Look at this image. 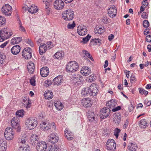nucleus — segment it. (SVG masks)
Returning a JSON list of instances; mask_svg holds the SVG:
<instances>
[{
    "instance_id": "9b49d317",
    "label": "nucleus",
    "mask_w": 151,
    "mask_h": 151,
    "mask_svg": "<svg viewBox=\"0 0 151 151\" xmlns=\"http://www.w3.org/2000/svg\"><path fill=\"white\" fill-rule=\"evenodd\" d=\"M1 11L5 15L9 16L12 14V8L9 4H6L3 6Z\"/></svg>"
},
{
    "instance_id": "37998d69",
    "label": "nucleus",
    "mask_w": 151,
    "mask_h": 151,
    "mask_svg": "<svg viewBox=\"0 0 151 151\" xmlns=\"http://www.w3.org/2000/svg\"><path fill=\"white\" fill-rule=\"evenodd\" d=\"M59 149L57 145H55L53 146H50L49 151H59Z\"/></svg>"
},
{
    "instance_id": "2f4dec72",
    "label": "nucleus",
    "mask_w": 151,
    "mask_h": 151,
    "mask_svg": "<svg viewBox=\"0 0 151 151\" xmlns=\"http://www.w3.org/2000/svg\"><path fill=\"white\" fill-rule=\"evenodd\" d=\"M38 10L37 6L34 5H32L28 8V11L32 14L36 13L38 11Z\"/></svg>"
},
{
    "instance_id": "680f3d73",
    "label": "nucleus",
    "mask_w": 151,
    "mask_h": 151,
    "mask_svg": "<svg viewBox=\"0 0 151 151\" xmlns=\"http://www.w3.org/2000/svg\"><path fill=\"white\" fill-rule=\"evenodd\" d=\"M121 109V107L120 106H117L116 107H114L113 108L112 110V111L113 112H115L118 111Z\"/></svg>"
},
{
    "instance_id": "20e7f679",
    "label": "nucleus",
    "mask_w": 151,
    "mask_h": 151,
    "mask_svg": "<svg viewBox=\"0 0 151 151\" xmlns=\"http://www.w3.org/2000/svg\"><path fill=\"white\" fill-rule=\"evenodd\" d=\"M25 124L29 129H32L36 127L37 122L33 118H28L26 121Z\"/></svg>"
},
{
    "instance_id": "09e8293b",
    "label": "nucleus",
    "mask_w": 151,
    "mask_h": 151,
    "mask_svg": "<svg viewBox=\"0 0 151 151\" xmlns=\"http://www.w3.org/2000/svg\"><path fill=\"white\" fill-rule=\"evenodd\" d=\"M76 26L75 22L73 21L72 24L69 23L67 25V28L68 29H73Z\"/></svg>"
},
{
    "instance_id": "4d7b16f0",
    "label": "nucleus",
    "mask_w": 151,
    "mask_h": 151,
    "mask_svg": "<svg viewBox=\"0 0 151 151\" xmlns=\"http://www.w3.org/2000/svg\"><path fill=\"white\" fill-rule=\"evenodd\" d=\"M120 130L119 129L116 128L114 131V134L116 137V138H118L119 136V134L120 132Z\"/></svg>"
},
{
    "instance_id": "a211bd4d",
    "label": "nucleus",
    "mask_w": 151,
    "mask_h": 151,
    "mask_svg": "<svg viewBox=\"0 0 151 151\" xmlns=\"http://www.w3.org/2000/svg\"><path fill=\"white\" fill-rule=\"evenodd\" d=\"M53 84L57 86L60 85L63 81V77L61 76H58L53 80Z\"/></svg>"
},
{
    "instance_id": "052dcab7",
    "label": "nucleus",
    "mask_w": 151,
    "mask_h": 151,
    "mask_svg": "<svg viewBox=\"0 0 151 151\" xmlns=\"http://www.w3.org/2000/svg\"><path fill=\"white\" fill-rule=\"evenodd\" d=\"M35 80L33 78H31L30 80V84L32 86H35Z\"/></svg>"
},
{
    "instance_id": "13d9d810",
    "label": "nucleus",
    "mask_w": 151,
    "mask_h": 151,
    "mask_svg": "<svg viewBox=\"0 0 151 151\" xmlns=\"http://www.w3.org/2000/svg\"><path fill=\"white\" fill-rule=\"evenodd\" d=\"M130 80L131 83H133V82H135L136 81L134 75L133 74L131 75L130 78Z\"/></svg>"
},
{
    "instance_id": "1a4fd4ad",
    "label": "nucleus",
    "mask_w": 151,
    "mask_h": 151,
    "mask_svg": "<svg viewBox=\"0 0 151 151\" xmlns=\"http://www.w3.org/2000/svg\"><path fill=\"white\" fill-rule=\"evenodd\" d=\"M89 95L94 96L96 95L99 92L98 86L94 83H92L89 87Z\"/></svg>"
},
{
    "instance_id": "6e6552de",
    "label": "nucleus",
    "mask_w": 151,
    "mask_h": 151,
    "mask_svg": "<svg viewBox=\"0 0 151 151\" xmlns=\"http://www.w3.org/2000/svg\"><path fill=\"white\" fill-rule=\"evenodd\" d=\"M22 55L26 59H29L32 57V50L30 47L24 48L22 52Z\"/></svg>"
},
{
    "instance_id": "cd10ccee",
    "label": "nucleus",
    "mask_w": 151,
    "mask_h": 151,
    "mask_svg": "<svg viewBox=\"0 0 151 151\" xmlns=\"http://www.w3.org/2000/svg\"><path fill=\"white\" fill-rule=\"evenodd\" d=\"M113 121L116 124H119L121 121V116L119 113H115L114 115Z\"/></svg>"
},
{
    "instance_id": "c03bdc74",
    "label": "nucleus",
    "mask_w": 151,
    "mask_h": 151,
    "mask_svg": "<svg viewBox=\"0 0 151 151\" xmlns=\"http://www.w3.org/2000/svg\"><path fill=\"white\" fill-rule=\"evenodd\" d=\"M18 23L19 24V30L22 32H25L26 30L24 27L22 26V24L21 21L19 19L18 20Z\"/></svg>"
},
{
    "instance_id": "e2e57ef3",
    "label": "nucleus",
    "mask_w": 151,
    "mask_h": 151,
    "mask_svg": "<svg viewBox=\"0 0 151 151\" xmlns=\"http://www.w3.org/2000/svg\"><path fill=\"white\" fill-rule=\"evenodd\" d=\"M129 124V120L128 119L126 120L123 126V127L124 129H126L127 127Z\"/></svg>"
},
{
    "instance_id": "4c0bfd02",
    "label": "nucleus",
    "mask_w": 151,
    "mask_h": 151,
    "mask_svg": "<svg viewBox=\"0 0 151 151\" xmlns=\"http://www.w3.org/2000/svg\"><path fill=\"white\" fill-rule=\"evenodd\" d=\"M89 115L88 116V120L91 122L93 121L95 119V115L93 112H91L89 113Z\"/></svg>"
},
{
    "instance_id": "338daca9",
    "label": "nucleus",
    "mask_w": 151,
    "mask_h": 151,
    "mask_svg": "<svg viewBox=\"0 0 151 151\" xmlns=\"http://www.w3.org/2000/svg\"><path fill=\"white\" fill-rule=\"evenodd\" d=\"M146 41L147 42H151V36L150 35H148L146 37Z\"/></svg>"
},
{
    "instance_id": "5701e85b",
    "label": "nucleus",
    "mask_w": 151,
    "mask_h": 151,
    "mask_svg": "<svg viewBox=\"0 0 151 151\" xmlns=\"http://www.w3.org/2000/svg\"><path fill=\"white\" fill-rule=\"evenodd\" d=\"M1 32L3 33L4 40L9 38L13 34L12 32L10 30L7 31L6 30H1Z\"/></svg>"
},
{
    "instance_id": "aec40b11",
    "label": "nucleus",
    "mask_w": 151,
    "mask_h": 151,
    "mask_svg": "<svg viewBox=\"0 0 151 151\" xmlns=\"http://www.w3.org/2000/svg\"><path fill=\"white\" fill-rule=\"evenodd\" d=\"M81 73L83 75L88 76L90 74L91 70L88 67H83L81 70Z\"/></svg>"
},
{
    "instance_id": "0eeeda50",
    "label": "nucleus",
    "mask_w": 151,
    "mask_h": 151,
    "mask_svg": "<svg viewBox=\"0 0 151 151\" xmlns=\"http://www.w3.org/2000/svg\"><path fill=\"white\" fill-rule=\"evenodd\" d=\"M116 144L115 141L113 139H109L106 144L107 149L109 151H114L116 148Z\"/></svg>"
},
{
    "instance_id": "774afa93",
    "label": "nucleus",
    "mask_w": 151,
    "mask_h": 151,
    "mask_svg": "<svg viewBox=\"0 0 151 151\" xmlns=\"http://www.w3.org/2000/svg\"><path fill=\"white\" fill-rule=\"evenodd\" d=\"M29 101V100L28 98L24 97V99H23L22 101L23 103L26 104V103H27V102Z\"/></svg>"
},
{
    "instance_id": "a18cd8bd",
    "label": "nucleus",
    "mask_w": 151,
    "mask_h": 151,
    "mask_svg": "<svg viewBox=\"0 0 151 151\" xmlns=\"http://www.w3.org/2000/svg\"><path fill=\"white\" fill-rule=\"evenodd\" d=\"M6 22V19L4 17L0 16V27L4 24Z\"/></svg>"
},
{
    "instance_id": "4468645a",
    "label": "nucleus",
    "mask_w": 151,
    "mask_h": 151,
    "mask_svg": "<svg viewBox=\"0 0 151 151\" xmlns=\"http://www.w3.org/2000/svg\"><path fill=\"white\" fill-rule=\"evenodd\" d=\"M77 32L79 35L84 36L87 33V27L84 25L78 26L77 28Z\"/></svg>"
},
{
    "instance_id": "a878e982",
    "label": "nucleus",
    "mask_w": 151,
    "mask_h": 151,
    "mask_svg": "<svg viewBox=\"0 0 151 151\" xmlns=\"http://www.w3.org/2000/svg\"><path fill=\"white\" fill-rule=\"evenodd\" d=\"M82 103L83 106L86 108L90 107L91 105V101L89 98L84 99L82 100Z\"/></svg>"
},
{
    "instance_id": "864d4df0",
    "label": "nucleus",
    "mask_w": 151,
    "mask_h": 151,
    "mask_svg": "<svg viewBox=\"0 0 151 151\" xmlns=\"http://www.w3.org/2000/svg\"><path fill=\"white\" fill-rule=\"evenodd\" d=\"M96 76L94 75H90L89 78V79L88 80V81L90 82H92L93 81H95L96 79Z\"/></svg>"
},
{
    "instance_id": "412c9836",
    "label": "nucleus",
    "mask_w": 151,
    "mask_h": 151,
    "mask_svg": "<svg viewBox=\"0 0 151 151\" xmlns=\"http://www.w3.org/2000/svg\"><path fill=\"white\" fill-rule=\"evenodd\" d=\"M27 68L29 73L32 74L34 71L35 68L34 63L31 61L29 62L28 64Z\"/></svg>"
},
{
    "instance_id": "b1692460",
    "label": "nucleus",
    "mask_w": 151,
    "mask_h": 151,
    "mask_svg": "<svg viewBox=\"0 0 151 151\" xmlns=\"http://www.w3.org/2000/svg\"><path fill=\"white\" fill-rule=\"evenodd\" d=\"M47 50L45 43H41L39 48V52L40 55L45 53Z\"/></svg>"
},
{
    "instance_id": "f704fd0d",
    "label": "nucleus",
    "mask_w": 151,
    "mask_h": 151,
    "mask_svg": "<svg viewBox=\"0 0 151 151\" xmlns=\"http://www.w3.org/2000/svg\"><path fill=\"white\" fill-rule=\"evenodd\" d=\"M22 41V38L20 37H15L13 38L11 40V43L12 45L18 44Z\"/></svg>"
},
{
    "instance_id": "7ed1b4c3",
    "label": "nucleus",
    "mask_w": 151,
    "mask_h": 151,
    "mask_svg": "<svg viewBox=\"0 0 151 151\" xmlns=\"http://www.w3.org/2000/svg\"><path fill=\"white\" fill-rule=\"evenodd\" d=\"M63 19L65 21L72 20L74 17V12L71 9H68L63 11L62 14Z\"/></svg>"
},
{
    "instance_id": "0e129e2a",
    "label": "nucleus",
    "mask_w": 151,
    "mask_h": 151,
    "mask_svg": "<svg viewBox=\"0 0 151 151\" xmlns=\"http://www.w3.org/2000/svg\"><path fill=\"white\" fill-rule=\"evenodd\" d=\"M102 22L104 24H107L108 22L107 18L106 17H102Z\"/></svg>"
},
{
    "instance_id": "4be33fe9",
    "label": "nucleus",
    "mask_w": 151,
    "mask_h": 151,
    "mask_svg": "<svg viewBox=\"0 0 151 151\" xmlns=\"http://www.w3.org/2000/svg\"><path fill=\"white\" fill-rule=\"evenodd\" d=\"M20 47L19 45L14 46L11 49V51L13 55H17L20 51Z\"/></svg>"
},
{
    "instance_id": "f8f14e48",
    "label": "nucleus",
    "mask_w": 151,
    "mask_h": 151,
    "mask_svg": "<svg viewBox=\"0 0 151 151\" xmlns=\"http://www.w3.org/2000/svg\"><path fill=\"white\" fill-rule=\"evenodd\" d=\"M48 139L49 142L50 143L55 144L58 142L59 138L57 133H53L50 134Z\"/></svg>"
},
{
    "instance_id": "c85d7f7f",
    "label": "nucleus",
    "mask_w": 151,
    "mask_h": 151,
    "mask_svg": "<svg viewBox=\"0 0 151 151\" xmlns=\"http://www.w3.org/2000/svg\"><path fill=\"white\" fill-rule=\"evenodd\" d=\"M116 9H109L108 14L110 17L113 18L116 16Z\"/></svg>"
},
{
    "instance_id": "ddd939ff",
    "label": "nucleus",
    "mask_w": 151,
    "mask_h": 151,
    "mask_svg": "<svg viewBox=\"0 0 151 151\" xmlns=\"http://www.w3.org/2000/svg\"><path fill=\"white\" fill-rule=\"evenodd\" d=\"M47 148V145L45 142L41 141L37 143L36 149L37 151H46Z\"/></svg>"
},
{
    "instance_id": "9d476101",
    "label": "nucleus",
    "mask_w": 151,
    "mask_h": 151,
    "mask_svg": "<svg viewBox=\"0 0 151 151\" xmlns=\"http://www.w3.org/2000/svg\"><path fill=\"white\" fill-rule=\"evenodd\" d=\"M18 118L14 117L13 118L11 121V125L13 129H17V132H19L20 131V124L17 120Z\"/></svg>"
},
{
    "instance_id": "6ab92c4d",
    "label": "nucleus",
    "mask_w": 151,
    "mask_h": 151,
    "mask_svg": "<svg viewBox=\"0 0 151 151\" xmlns=\"http://www.w3.org/2000/svg\"><path fill=\"white\" fill-rule=\"evenodd\" d=\"M49 73L48 68L47 67H43L40 70V73L41 76L45 77L47 76Z\"/></svg>"
},
{
    "instance_id": "39448f33",
    "label": "nucleus",
    "mask_w": 151,
    "mask_h": 151,
    "mask_svg": "<svg viewBox=\"0 0 151 151\" xmlns=\"http://www.w3.org/2000/svg\"><path fill=\"white\" fill-rule=\"evenodd\" d=\"M14 129L10 127H7L4 132V137L7 140H11L14 138Z\"/></svg>"
},
{
    "instance_id": "8fccbe9b",
    "label": "nucleus",
    "mask_w": 151,
    "mask_h": 151,
    "mask_svg": "<svg viewBox=\"0 0 151 151\" xmlns=\"http://www.w3.org/2000/svg\"><path fill=\"white\" fill-rule=\"evenodd\" d=\"M24 41L27 43L29 44L31 47H33V42L31 39L29 38H26L24 40Z\"/></svg>"
},
{
    "instance_id": "bf43d9fd",
    "label": "nucleus",
    "mask_w": 151,
    "mask_h": 151,
    "mask_svg": "<svg viewBox=\"0 0 151 151\" xmlns=\"http://www.w3.org/2000/svg\"><path fill=\"white\" fill-rule=\"evenodd\" d=\"M23 104L24 105V106H26V108L27 109H28L30 108L31 106V101L29 100L26 104L23 103Z\"/></svg>"
},
{
    "instance_id": "423d86ee",
    "label": "nucleus",
    "mask_w": 151,
    "mask_h": 151,
    "mask_svg": "<svg viewBox=\"0 0 151 151\" xmlns=\"http://www.w3.org/2000/svg\"><path fill=\"white\" fill-rule=\"evenodd\" d=\"M71 79L72 83L76 85L80 86L82 84L83 78L82 76L77 74L73 76Z\"/></svg>"
},
{
    "instance_id": "393cba45",
    "label": "nucleus",
    "mask_w": 151,
    "mask_h": 151,
    "mask_svg": "<svg viewBox=\"0 0 151 151\" xmlns=\"http://www.w3.org/2000/svg\"><path fill=\"white\" fill-rule=\"evenodd\" d=\"M38 136L35 134H32L30 138V142L31 144L34 146L37 144L38 139Z\"/></svg>"
},
{
    "instance_id": "bb28decb",
    "label": "nucleus",
    "mask_w": 151,
    "mask_h": 151,
    "mask_svg": "<svg viewBox=\"0 0 151 151\" xmlns=\"http://www.w3.org/2000/svg\"><path fill=\"white\" fill-rule=\"evenodd\" d=\"M64 52L62 51H60L56 52L54 55L55 58L57 59H61L64 56Z\"/></svg>"
},
{
    "instance_id": "c9c22d12",
    "label": "nucleus",
    "mask_w": 151,
    "mask_h": 151,
    "mask_svg": "<svg viewBox=\"0 0 151 151\" xmlns=\"http://www.w3.org/2000/svg\"><path fill=\"white\" fill-rule=\"evenodd\" d=\"M128 147L129 151H136L137 145L136 144L132 143L128 146Z\"/></svg>"
},
{
    "instance_id": "f257e3e1",
    "label": "nucleus",
    "mask_w": 151,
    "mask_h": 151,
    "mask_svg": "<svg viewBox=\"0 0 151 151\" xmlns=\"http://www.w3.org/2000/svg\"><path fill=\"white\" fill-rule=\"evenodd\" d=\"M40 129L44 131L53 132L56 130V127L54 122L50 123L48 121L42 122L40 125Z\"/></svg>"
},
{
    "instance_id": "c756f323",
    "label": "nucleus",
    "mask_w": 151,
    "mask_h": 151,
    "mask_svg": "<svg viewBox=\"0 0 151 151\" xmlns=\"http://www.w3.org/2000/svg\"><path fill=\"white\" fill-rule=\"evenodd\" d=\"M54 105L56 109L60 111L64 107V105L60 101H55Z\"/></svg>"
},
{
    "instance_id": "e433bc0d",
    "label": "nucleus",
    "mask_w": 151,
    "mask_h": 151,
    "mask_svg": "<svg viewBox=\"0 0 151 151\" xmlns=\"http://www.w3.org/2000/svg\"><path fill=\"white\" fill-rule=\"evenodd\" d=\"M89 89L88 87H86L83 88L81 92V94L85 96H88V94H89Z\"/></svg>"
},
{
    "instance_id": "de8ad7c7",
    "label": "nucleus",
    "mask_w": 151,
    "mask_h": 151,
    "mask_svg": "<svg viewBox=\"0 0 151 151\" xmlns=\"http://www.w3.org/2000/svg\"><path fill=\"white\" fill-rule=\"evenodd\" d=\"M29 147L26 145L25 146H24L23 147H20L19 149V151H29Z\"/></svg>"
},
{
    "instance_id": "7c9ffc66",
    "label": "nucleus",
    "mask_w": 151,
    "mask_h": 151,
    "mask_svg": "<svg viewBox=\"0 0 151 151\" xmlns=\"http://www.w3.org/2000/svg\"><path fill=\"white\" fill-rule=\"evenodd\" d=\"M117 103L115 100L112 99L108 102L106 104V105L109 108H113L114 107Z\"/></svg>"
},
{
    "instance_id": "f03ea898",
    "label": "nucleus",
    "mask_w": 151,
    "mask_h": 151,
    "mask_svg": "<svg viewBox=\"0 0 151 151\" xmlns=\"http://www.w3.org/2000/svg\"><path fill=\"white\" fill-rule=\"evenodd\" d=\"M78 68V63L74 61H72L68 63L66 67V70L69 73H73L77 71Z\"/></svg>"
},
{
    "instance_id": "49530a36",
    "label": "nucleus",
    "mask_w": 151,
    "mask_h": 151,
    "mask_svg": "<svg viewBox=\"0 0 151 151\" xmlns=\"http://www.w3.org/2000/svg\"><path fill=\"white\" fill-rule=\"evenodd\" d=\"M45 45L47 50H50L53 47L52 42L50 41L47 42Z\"/></svg>"
},
{
    "instance_id": "603ef678",
    "label": "nucleus",
    "mask_w": 151,
    "mask_h": 151,
    "mask_svg": "<svg viewBox=\"0 0 151 151\" xmlns=\"http://www.w3.org/2000/svg\"><path fill=\"white\" fill-rule=\"evenodd\" d=\"M91 36L88 35L86 37L83 38V42L84 43H86L88 42L91 37Z\"/></svg>"
},
{
    "instance_id": "5fc2aeb1",
    "label": "nucleus",
    "mask_w": 151,
    "mask_h": 151,
    "mask_svg": "<svg viewBox=\"0 0 151 151\" xmlns=\"http://www.w3.org/2000/svg\"><path fill=\"white\" fill-rule=\"evenodd\" d=\"M101 40L99 39V38L97 39H91L90 41V43L92 42H94L96 44L97 43H101Z\"/></svg>"
},
{
    "instance_id": "dca6fc26",
    "label": "nucleus",
    "mask_w": 151,
    "mask_h": 151,
    "mask_svg": "<svg viewBox=\"0 0 151 151\" xmlns=\"http://www.w3.org/2000/svg\"><path fill=\"white\" fill-rule=\"evenodd\" d=\"M110 109L107 107H104L101 110V114L102 115L101 117L103 119H105L110 114Z\"/></svg>"
},
{
    "instance_id": "2eb2a0df",
    "label": "nucleus",
    "mask_w": 151,
    "mask_h": 151,
    "mask_svg": "<svg viewBox=\"0 0 151 151\" xmlns=\"http://www.w3.org/2000/svg\"><path fill=\"white\" fill-rule=\"evenodd\" d=\"M54 8L56 9L60 10L64 6V3L62 0H56L53 3Z\"/></svg>"
},
{
    "instance_id": "79ce46f5",
    "label": "nucleus",
    "mask_w": 151,
    "mask_h": 151,
    "mask_svg": "<svg viewBox=\"0 0 151 151\" xmlns=\"http://www.w3.org/2000/svg\"><path fill=\"white\" fill-rule=\"evenodd\" d=\"M6 57L4 54L0 52V64H3L4 62Z\"/></svg>"
},
{
    "instance_id": "a19ab883",
    "label": "nucleus",
    "mask_w": 151,
    "mask_h": 151,
    "mask_svg": "<svg viewBox=\"0 0 151 151\" xmlns=\"http://www.w3.org/2000/svg\"><path fill=\"white\" fill-rule=\"evenodd\" d=\"M104 27H97L96 28L95 32L96 33H98L100 34H101L104 32Z\"/></svg>"
},
{
    "instance_id": "473e14b6",
    "label": "nucleus",
    "mask_w": 151,
    "mask_h": 151,
    "mask_svg": "<svg viewBox=\"0 0 151 151\" xmlns=\"http://www.w3.org/2000/svg\"><path fill=\"white\" fill-rule=\"evenodd\" d=\"M148 123L146 119H142L139 121V126L142 128H145L148 126Z\"/></svg>"
},
{
    "instance_id": "69168bd1",
    "label": "nucleus",
    "mask_w": 151,
    "mask_h": 151,
    "mask_svg": "<svg viewBox=\"0 0 151 151\" xmlns=\"http://www.w3.org/2000/svg\"><path fill=\"white\" fill-rule=\"evenodd\" d=\"M4 40L3 33L1 32V30H0V42L3 41Z\"/></svg>"
},
{
    "instance_id": "72a5a7b5",
    "label": "nucleus",
    "mask_w": 151,
    "mask_h": 151,
    "mask_svg": "<svg viewBox=\"0 0 151 151\" xmlns=\"http://www.w3.org/2000/svg\"><path fill=\"white\" fill-rule=\"evenodd\" d=\"M44 96L46 99H50L52 98L53 93L52 91L48 90L47 91H46Z\"/></svg>"
},
{
    "instance_id": "f3484780",
    "label": "nucleus",
    "mask_w": 151,
    "mask_h": 151,
    "mask_svg": "<svg viewBox=\"0 0 151 151\" xmlns=\"http://www.w3.org/2000/svg\"><path fill=\"white\" fill-rule=\"evenodd\" d=\"M65 137L68 140H72L74 137L73 133L70 131L68 129L66 128L64 131Z\"/></svg>"
},
{
    "instance_id": "3c124183",
    "label": "nucleus",
    "mask_w": 151,
    "mask_h": 151,
    "mask_svg": "<svg viewBox=\"0 0 151 151\" xmlns=\"http://www.w3.org/2000/svg\"><path fill=\"white\" fill-rule=\"evenodd\" d=\"M139 91L140 93L142 94H144L145 96H146L148 93V92L147 91L145 90L143 88H139Z\"/></svg>"
},
{
    "instance_id": "58836bf2",
    "label": "nucleus",
    "mask_w": 151,
    "mask_h": 151,
    "mask_svg": "<svg viewBox=\"0 0 151 151\" xmlns=\"http://www.w3.org/2000/svg\"><path fill=\"white\" fill-rule=\"evenodd\" d=\"M82 52L83 54H85L86 56H87L92 61H93L94 60L92 58V56L90 52L85 50H83Z\"/></svg>"
},
{
    "instance_id": "ea45409f",
    "label": "nucleus",
    "mask_w": 151,
    "mask_h": 151,
    "mask_svg": "<svg viewBox=\"0 0 151 151\" xmlns=\"http://www.w3.org/2000/svg\"><path fill=\"white\" fill-rule=\"evenodd\" d=\"M24 110L23 109H21L17 111L16 113V114L17 116H18V117H22L24 114Z\"/></svg>"
},
{
    "instance_id": "6e6d98bb",
    "label": "nucleus",
    "mask_w": 151,
    "mask_h": 151,
    "mask_svg": "<svg viewBox=\"0 0 151 151\" xmlns=\"http://www.w3.org/2000/svg\"><path fill=\"white\" fill-rule=\"evenodd\" d=\"M143 26L145 28H147L149 26V23L148 21L145 20L143 23Z\"/></svg>"
}]
</instances>
